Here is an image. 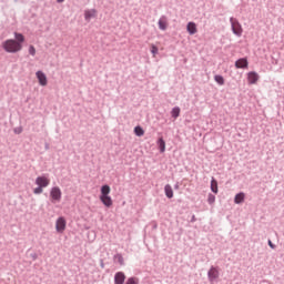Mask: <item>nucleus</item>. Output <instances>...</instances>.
Returning a JSON list of instances; mask_svg holds the SVG:
<instances>
[{
	"mask_svg": "<svg viewBox=\"0 0 284 284\" xmlns=\"http://www.w3.org/2000/svg\"><path fill=\"white\" fill-rule=\"evenodd\" d=\"M36 184L40 187H48L50 185V180L45 176H38L36 179Z\"/></svg>",
	"mask_w": 284,
	"mask_h": 284,
	"instance_id": "0eeeda50",
	"label": "nucleus"
},
{
	"mask_svg": "<svg viewBox=\"0 0 284 284\" xmlns=\"http://www.w3.org/2000/svg\"><path fill=\"white\" fill-rule=\"evenodd\" d=\"M214 81L217 82V85H225V78L221 74L214 75Z\"/></svg>",
	"mask_w": 284,
	"mask_h": 284,
	"instance_id": "aec40b11",
	"label": "nucleus"
},
{
	"mask_svg": "<svg viewBox=\"0 0 284 284\" xmlns=\"http://www.w3.org/2000/svg\"><path fill=\"white\" fill-rule=\"evenodd\" d=\"M31 258L32 261H37V258H39V255L37 253H32Z\"/></svg>",
	"mask_w": 284,
	"mask_h": 284,
	"instance_id": "2f4dec72",
	"label": "nucleus"
},
{
	"mask_svg": "<svg viewBox=\"0 0 284 284\" xmlns=\"http://www.w3.org/2000/svg\"><path fill=\"white\" fill-rule=\"evenodd\" d=\"M100 196H110V185H102Z\"/></svg>",
	"mask_w": 284,
	"mask_h": 284,
	"instance_id": "6ab92c4d",
	"label": "nucleus"
},
{
	"mask_svg": "<svg viewBox=\"0 0 284 284\" xmlns=\"http://www.w3.org/2000/svg\"><path fill=\"white\" fill-rule=\"evenodd\" d=\"M244 201H245V193L241 192L235 195L234 203H236V205H241V203H243Z\"/></svg>",
	"mask_w": 284,
	"mask_h": 284,
	"instance_id": "2eb2a0df",
	"label": "nucleus"
},
{
	"mask_svg": "<svg viewBox=\"0 0 284 284\" xmlns=\"http://www.w3.org/2000/svg\"><path fill=\"white\" fill-rule=\"evenodd\" d=\"M221 274L219 273V268L211 266V268L207 272V280L211 283H215V281L219 278Z\"/></svg>",
	"mask_w": 284,
	"mask_h": 284,
	"instance_id": "20e7f679",
	"label": "nucleus"
},
{
	"mask_svg": "<svg viewBox=\"0 0 284 284\" xmlns=\"http://www.w3.org/2000/svg\"><path fill=\"white\" fill-rule=\"evenodd\" d=\"M268 246L271 247V250H276V245L274 243H272V240L267 241Z\"/></svg>",
	"mask_w": 284,
	"mask_h": 284,
	"instance_id": "c756f323",
	"label": "nucleus"
},
{
	"mask_svg": "<svg viewBox=\"0 0 284 284\" xmlns=\"http://www.w3.org/2000/svg\"><path fill=\"white\" fill-rule=\"evenodd\" d=\"M125 284H139V281H136L135 277H129L126 280Z\"/></svg>",
	"mask_w": 284,
	"mask_h": 284,
	"instance_id": "a878e982",
	"label": "nucleus"
},
{
	"mask_svg": "<svg viewBox=\"0 0 284 284\" xmlns=\"http://www.w3.org/2000/svg\"><path fill=\"white\" fill-rule=\"evenodd\" d=\"M65 0H57V3H63Z\"/></svg>",
	"mask_w": 284,
	"mask_h": 284,
	"instance_id": "f704fd0d",
	"label": "nucleus"
},
{
	"mask_svg": "<svg viewBox=\"0 0 284 284\" xmlns=\"http://www.w3.org/2000/svg\"><path fill=\"white\" fill-rule=\"evenodd\" d=\"M171 116L173 119H179V116H181V108L174 106L171 111Z\"/></svg>",
	"mask_w": 284,
	"mask_h": 284,
	"instance_id": "a211bd4d",
	"label": "nucleus"
},
{
	"mask_svg": "<svg viewBox=\"0 0 284 284\" xmlns=\"http://www.w3.org/2000/svg\"><path fill=\"white\" fill-rule=\"evenodd\" d=\"M97 17V9H90L84 11L85 21H90V19H94Z\"/></svg>",
	"mask_w": 284,
	"mask_h": 284,
	"instance_id": "9b49d317",
	"label": "nucleus"
},
{
	"mask_svg": "<svg viewBox=\"0 0 284 284\" xmlns=\"http://www.w3.org/2000/svg\"><path fill=\"white\" fill-rule=\"evenodd\" d=\"M134 134H135V136H143V134H145V131L143 130V128L138 125L134 128Z\"/></svg>",
	"mask_w": 284,
	"mask_h": 284,
	"instance_id": "4be33fe9",
	"label": "nucleus"
},
{
	"mask_svg": "<svg viewBox=\"0 0 284 284\" xmlns=\"http://www.w3.org/2000/svg\"><path fill=\"white\" fill-rule=\"evenodd\" d=\"M191 223H196V215H192Z\"/></svg>",
	"mask_w": 284,
	"mask_h": 284,
	"instance_id": "473e14b6",
	"label": "nucleus"
},
{
	"mask_svg": "<svg viewBox=\"0 0 284 284\" xmlns=\"http://www.w3.org/2000/svg\"><path fill=\"white\" fill-rule=\"evenodd\" d=\"M215 202H216V196L214 194L210 193L207 196L209 205H214Z\"/></svg>",
	"mask_w": 284,
	"mask_h": 284,
	"instance_id": "b1692460",
	"label": "nucleus"
},
{
	"mask_svg": "<svg viewBox=\"0 0 284 284\" xmlns=\"http://www.w3.org/2000/svg\"><path fill=\"white\" fill-rule=\"evenodd\" d=\"M211 191L214 194H219V182H216V179L212 178L211 180Z\"/></svg>",
	"mask_w": 284,
	"mask_h": 284,
	"instance_id": "f3484780",
	"label": "nucleus"
},
{
	"mask_svg": "<svg viewBox=\"0 0 284 284\" xmlns=\"http://www.w3.org/2000/svg\"><path fill=\"white\" fill-rule=\"evenodd\" d=\"M230 23L233 34H235L236 37H241L243 34V28L241 27V22H239L236 18L231 17Z\"/></svg>",
	"mask_w": 284,
	"mask_h": 284,
	"instance_id": "f03ea898",
	"label": "nucleus"
},
{
	"mask_svg": "<svg viewBox=\"0 0 284 284\" xmlns=\"http://www.w3.org/2000/svg\"><path fill=\"white\" fill-rule=\"evenodd\" d=\"M250 65L246 58H241L235 62L236 70H245Z\"/></svg>",
	"mask_w": 284,
	"mask_h": 284,
	"instance_id": "423d86ee",
	"label": "nucleus"
},
{
	"mask_svg": "<svg viewBox=\"0 0 284 284\" xmlns=\"http://www.w3.org/2000/svg\"><path fill=\"white\" fill-rule=\"evenodd\" d=\"M36 77L41 85H48V77H45L43 71H37Z\"/></svg>",
	"mask_w": 284,
	"mask_h": 284,
	"instance_id": "1a4fd4ad",
	"label": "nucleus"
},
{
	"mask_svg": "<svg viewBox=\"0 0 284 284\" xmlns=\"http://www.w3.org/2000/svg\"><path fill=\"white\" fill-rule=\"evenodd\" d=\"M151 52L155 55V54H159V48L156 45H152L151 47Z\"/></svg>",
	"mask_w": 284,
	"mask_h": 284,
	"instance_id": "c85d7f7f",
	"label": "nucleus"
},
{
	"mask_svg": "<svg viewBox=\"0 0 284 284\" xmlns=\"http://www.w3.org/2000/svg\"><path fill=\"white\" fill-rule=\"evenodd\" d=\"M55 230L57 232H64L65 231V219L64 217H59L55 222Z\"/></svg>",
	"mask_w": 284,
	"mask_h": 284,
	"instance_id": "6e6552de",
	"label": "nucleus"
},
{
	"mask_svg": "<svg viewBox=\"0 0 284 284\" xmlns=\"http://www.w3.org/2000/svg\"><path fill=\"white\" fill-rule=\"evenodd\" d=\"M2 48L4 52H9V54H16V52H21L23 45L17 42V40L9 39L2 42Z\"/></svg>",
	"mask_w": 284,
	"mask_h": 284,
	"instance_id": "f257e3e1",
	"label": "nucleus"
},
{
	"mask_svg": "<svg viewBox=\"0 0 284 284\" xmlns=\"http://www.w3.org/2000/svg\"><path fill=\"white\" fill-rule=\"evenodd\" d=\"M174 187H175V190H179V184H176Z\"/></svg>",
	"mask_w": 284,
	"mask_h": 284,
	"instance_id": "c9c22d12",
	"label": "nucleus"
},
{
	"mask_svg": "<svg viewBox=\"0 0 284 284\" xmlns=\"http://www.w3.org/2000/svg\"><path fill=\"white\" fill-rule=\"evenodd\" d=\"M258 79H260V77H258V73H256V71H250L247 73V81H248L250 85H254L255 83H257Z\"/></svg>",
	"mask_w": 284,
	"mask_h": 284,
	"instance_id": "39448f33",
	"label": "nucleus"
},
{
	"mask_svg": "<svg viewBox=\"0 0 284 284\" xmlns=\"http://www.w3.org/2000/svg\"><path fill=\"white\" fill-rule=\"evenodd\" d=\"M125 283V273L118 272L114 275V284H123Z\"/></svg>",
	"mask_w": 284,
	"mask_h": 284,
	"instance_id": "9d476101",
	"label": "nucleus"
},
{
	"mask_svg": "<svg viewBox=\"0 0 284 284\" xmlns=\"http://www.w3.org/2000/svg\"><path fill=\"white\" fill-rule=\"evenodd\" d=\"M29 54H31V57H34L37 54V49L34 48V45L29 47Z\"/></svg>",
	"mask_w": 284,
	"mask_h": 284,
	"instance_id": "bb28decb",
	"label": "nucleus"
},
{
	"mask_svg": "<svg viewBox=\"0 0 284 284\" xmlns=\"http://www.w3.org/2000/svg\"><path fill=\"white\" fill-rule=\"evenodd\" d=\"M158 26H159L160 30H163V31L168 30V20L165 19V16H162L159 19Z\"/></svg>",
	"mask_w": 284,
	"mask_h": 284,
	"instance_id": "ddd939ff",
	"label": "nucleus"
},
{
	"mask_svg": "<svg viewBox=\"0 0 284 284\" xmlns=\"http://www.w3.org/2000/svg\"><path fill=\"white\" fill-rule=\"evenodd\" d=\"M186 30H187L189 34H196V23L189 22L186 26Z\"/></svg>",
	"mask_w": 284,
	"mask_h": 284,
	"instance_id": "dca6fc26",
	"label": "nucleus"
},
{
	"mask_svg": "<svg viewBox=\"0 0 284 284\" xmlns=\"http://www.w3.org/2000/svg\"><path fill=\"white\" fill-rule=\"evenodd\" d=\"M101 267H105V264H103V260H101Z\"/></svg>",
	"mask_w": 284,
	"mask_h": 284,
	"instance_id": "72a5a7b5",
	"label": "nucleus"
},
{
	"mask_svg": "<svg viewBox=\"0 0 284 284\" xmlns=\"http://www.w3.org/2000/svg\"><path fill=\"white\" fill-rule=\"evenodd\" d=\"M158 146L161 153L165 152V140L163 138L158 140Z\"/></svg>",
	"mask_w": 284,
	"mask_h": 284,
	"instance_id": "412c9836",
	"label": "nucleus"
},
{
	"mask_svg": "<svg viewBox=\"0 0 284 284\" xmlns=\"http://www.w3.org/2000/svg\"><path fill=\"white\" fill-rule=\"evenodd\" d=\"M14 39L17 43H20V45L21 43H23V41H26V38L21 33H17V32H14Z\"/></svg>",
	"mask_w": 284,
	"mask_h": 284,
	"instance_id": "5701e85b",
	"label": "nucleus"
},
{
	"mask_svg": "<svg viewBox=\"0 0 284 284\" xmlns=\"http://www.w3.org/2000/svg\"><path fill=\"white\" fill-rule=\"evenodd\" d=\"M13 132H14V134H21V132H23V129L22 128H16Z\"/></svg>",
	"mask_w": 284,
	"mask_h": 284,
	"instance_id": "7c9ffc66",
	"label": "nucleus"
},
{
	"mask_svg": "<svg viewBox=\"0 0 284 284\" xmlns=\"http://www.w3.org/2000/svg\"><path fill=\"white\" fill-rule=\"evenodd\" d=\"M114 258H116V261H118V263H120V265H125V261L123 260V255L121 253L115 254Z\"/></svg>",
	"mask_w": 284,
	"mask_h": 284,
	"instance_id": "393cba45",
	"label": "nucleus"
},
{
	"mask_svg": "<svg viewBox=\"0 0 284 284\" xmlns=\"http://www.w3.org/2000/svg\"><path fill=\"white\" fill-rule=\"evenodd\" d=\"M34 194H43V186H38L33 190Z\"/></svg>",
	"mask_w": 284,
	"mask_h": 284,
	"instance_id": "cd10ccee",
	"label": "nucleus"
},
{
	"mask_svg": "<svg viewBox=\"0 0 284 284\" xmlns=\"http://www.w3.org/2000/svg\"><path fill=\"white\" fill-rule=\"evenodd\" d=\"M61 189L59 186H53L50 190V197H51V203H61Z\"/></svg>",
	"mask_w": 284,
	"mask_h": 284,
	"instance_id": "7ed1b4c3",
	"label": "nucleus"
},
{
	"mask_svg": "<svg viewBox=\"0 0 284 284\" xmlns=\"http://www.w3.org/2000/svg\"><path fill=\"white\" fill-rule=\"evenodd\" d=\"M164 192H165V196H166L168 199H173V197H174V191L172 190V185L166 184V185L164 186Z\"/></svg>",
	"mask_w": 284,
	"mask_h": 284,
	"instance_id": "4468645a",
	"label": "nucleus"
},
{
	"mask_svg": "<svg viewBox=\"0 0 284 284\" xmlns=\"http://www.w3.org/2000/svg\"><path fill=\"white\" fill-rule=\"evenodd\" d=\"M100 201L105 207H112V197L110 195L100 196Z\"/></svg>",
	"mask_w": 284,
	"mask_h": 284,
	"instance_id": "f8f14e48",
	"label": "nucleus"
}]
</instances>
